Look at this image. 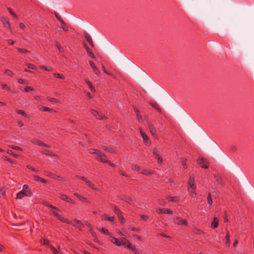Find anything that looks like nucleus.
<instances>
[{
  "instance_id": "43",
  "label": "nucleus",
  "mask_w": 254,
  "mask_h": 254,
  "mask_svg": "<svg viewBox=\"0 0 254 254\" xmlns=\"http://www.w3.org/2000/svg\"><path fill=\"white\" fill-rule=\"evenodd\" d=\"M131 169H132V170L137 171L139 173V172L141 170V169L140 168V166H139L138 165H136V164L132 165Z\"/></svg>"
},
{
  "instance_id": "63",
  "label": "nucleus",
  "mask_w": 254,
  "mask_h": 254,
  "mask_svg": "<svg viewBox=\"0 0 254 254\" xmlns=\"http://www.w3.org/2000/svg\"><path fill=\"white\" fill-rule=\"evenodd\" d=\"M9 147L10 148H11L12 149H15V150H20V151L22 150V148H20V147L16 146H14L13 145H11L9 146Z\"/></svg>"
},
{
  "instance_id": "23",
  "label": "nucleus",
  "mask_w": 254,
  "mask_h": 254,
  "mask_svg": "<svg viewBox=\"0 0 254 254\" xmlns=\"http://www.w3.org/2000/svg\"><path fill=\"white\" fill-rule=\"evenodd\" d=\"M85 38L86 39V40L88 41L89 44L91 45V46L93 47L94 44H93L91 37L89 34L86 33L85 35Z\"/></svg>"
},
{
  "instance_id": "42",
  "label": "nucleus",
  "mask_w": 254,
  "mask_h": 254,
  "mask_svg": "<svg viewBox=\"0 0 254 254\" xmlns=\"http://www.w3.org/2000/svg\"><path fill=\"white\" fill-rule=\"evenodd\" d=\"M44 204L46 206L51 208L52 209H55V210H57L58 211H60V209L58 208H57V207L54 206L51 204H50L49 203H48L47 202H44Z\"/></svg>"
},
{
  "instance_id": "4",
  "label": "nucleus",
  "mask_w": 254,
  "mask_h": 254,
  "mask_svg": "<svg viewBox=\"0 0 254 254\" xmlns=\"http://www.w3.org/2000/svg\"><path fill=\"white\" fill-rule=\"evenodd\" d=\"M98 161L105 163L108 160L107 156L101 151H99L95 158Z\"/></svg>"
},
{
  "instance_id": "33",
  "label": "nucleus",
  "mask_w": 254,
  "mask_h": 254,
  "mask_svg": "<svg viewBox=\"0 0 254 254\" xmlns=\"http://www.w3.org/2000/svg\"><path fill=\"white\" fill-rule=\"evenodd\" d=\"M44 174L45 176L53 179L55 174L53 173L52 172H50L49 171L45 170L44 171Z\"/></svg>"
},
{
  "instance_id": "52",
  "label": "nucleus",
  "mask_w": 254,
  "mask_h": 254,
  "mask_svg": "<svg viewBox=\"0 0 254 254\" xmlns=\"http://www.w3.org/2000/svg\"><path fill=\"white\" fill-rule=\"evenodd\" d=\"M56 45L60 52H61V53L63 52L64 49L63 48V47L61 46V45H60V44L59 42H56Z\"/></svg>"
},
{
  "instance_id": "35",
  "label": "nucleus",
  "mask_w": 254,
  "mask_h": 254,
  "mask_svg": "<svg viewBox=\"0 0 254 254\" xmlns=\"http://www.w3.org/2000/svg\"><path fill=\"white\" fill-rule=\"evenodd\" d=\"M128 249L132 250L134 253L135 254H139L138 250L133 246H132V244H129Z\"/></svg>"
},
{
  "instance_id": "18",
  "label": "nucleus",
  "mask_w": 254,
  "mask_h": 254,
  "mask_svg": "<svg viewBox=\"0 0 254 254\" xmlns=\"http://www.w3.org/2000/svg\"><path fill=\"white\" fill-rule=\"evenodd\" d=\"M101 218L103 220H108L110 222H114L115 221V217L114 216L109 217L107 214H105L101 216Z\"/></svg>"
},
{
  "instance_id": "50",
  "label": "nucleus",
  "mask_w": 254,
  "mask_h": 254,
  "mask_svg": "<svg viewBox=\"0 0 254 254\" xmlns=\"http://www.w3.org/2000/svg\"><path fill=\"white\" fill-rule=\"evenodd\" d=\"M16 50L20 53H27L29 51L24 48H16Z\"/></svg>"
},
{
  "instance_id": "28",
  "label": "nucleus",
  "mask_w": 254,
  "mask_h": 254,
  "mask_svg": "<svg viewBox=\"0 0 254 254\" xmlns=\"http://www.w3.org/2000/svg\"><path fill=\"white\" fill-rule=\"evenodd\" d=\"M120 241H122L123 243H125V245H123V246L126 247L128 249L129 244H131L128 240H127L125 237H123L120 239Z\"/></svg>"
},
{
  "instance_id": "32",
  "label": "nucleus",
  "mask_w": 254,
  "mask_h": 254,
  "mask_svg": "<svg viewBox=\"0 0 254 254\" xmlns=\"http://www.w3.org/2000/svg\"><path fill=\"white\" fill-rule=\"evenodd\" d=\"M149 104L150 105H151L153 108H155V109H156L157 110H158L159 111H160L161 109L159 106V105H158V104L156 102H154V101H151V102H149Z\"/></svg>"
},
{
  "instance_id": "59",
  "label": "nucleus",
  "mask_w": 254,
  "mask_h": 254,
  "mask_svg": "<svg viewBox=\"0 0 254 254\" xmlns=\"http://www.w3.org/2000/svg\"><path fill=\"white\" fill-rule=\"evenodd\" d=\"M17 82L19 84H26L27 83L25 79H22V78H19L17 79Z\"/></svg>"
},
{
  "instance_id": "54",
  "label": "nucleus",
  "mask_w": 254,
  "mask_h": 254,
  "mask_svg": "<svg viewBox=\"0 0 254 254\" xmlns=\"http://www.w3.org/2000/svg\"><path fill=\"white\" fill-rule=\"evenodd\" d=\"M1 86L3 89L7 90L8 91H10L11 90L10 87L6 84H2Z\"/></svg>"
},
{
  "instance_id": "7",
  "label": "nucleus",
  "mask_w": 254,
  "mask_h": 254,
  "mask_svg": "<svg viewBox=\"0 0 254 254\" xmlns=\"http://www.w3.org/2000/svg\"><path fill=\"white\" fill-rule=\"evenodd\" d=\"M197 163L201 168L207 169L208 168V163L206 159L204 158H199L197 160Z\"/></svg>"
},
{
  "instance_id": "60",
  "label": "nucleus",
  "mask_w": 254,
  "mask_h": 254,
  "mask_svg": "<svg viewBox=\"0 0 254 254\" xmlns=\"http://www.w3.org/2000/svg\"><path fill=\"white\" fill-rule=\"evenodd\" d=\"M182 164L184 169H186L187 168V160L185 158L182 160Z\"/></svg>"
},
{
  "instance_id": "34",
  "label": "nucleus",
  "mask_w": 254,
  "mask_h": 254,
  "mask_svg": "<svg viewBox=\"0 0 254 254\" xmlns=\"http://www.w3.org/2000/svg\"><path fill=\"white\" fill-rule=\"evenodd\" d=\"M51 250L53 251V254H61V252L59 250H57L52 245L49 246Z\"/></svg>"
},
{
  "instance_id": "41",
  "label": "nucleus",
  "mask_w": 254,
  "mask_h": 254,
  "mask_svg": "<svg viewBox=\"0 0 254 254\" xmlns=\"http://www.w3.org/2000/svg\"><path fill=\"white\" fill-rule=\"evenodd\" d=\"M54 76L58 78L64 79L65 78V76L62 73H55L53 74Z\"/></svg>"
},
{
  "instance_id": "2",
  "label": "nucleus",
  "mask_w": 254,
  "mask_h": 254,
  "mask_svg": "<svg viewBox=\"0 0 254 254\" xmlns=\"http://www.w3.org/2000/svg\"><path fill=\"white\" fill-rule=\"evenodd\" d=\"M89 111L90 113L93 115V116L95 117L97 120H102L107 118L105 116H104L102 114L99 113L97 111L95 110L90 109Z\"/></svg>"
},
{
  "instance_id": "26",
  "label": "nucleus",
  "mask_w": 254,
  "mask_h": 254,
  "mask_svg": "<svg viewBox=\"0 0 254 254\" xmlns=\"http://www.w3.org/2000/svg\"><path fill=\"white\" fill-rule=\"evenodd\" d=\"M86 83L88 85L89 89L92 92H95V88L94 87V86L92 84L91 82L89 80H85Z\"/></svg>"
},
{
  "instance_id": "55",
  "label": "nucleus",
  "mask_w": 254,
  "mask_h": 254,
  "mask_svg": "<svg viewBox=\"0 0 254 254\" xmlns=\"http://www.w3.org/2000/svg\"><path fill=\"white\" fill-rule=\"evenodd\" d=\"M26 66L32 69H36L37 68L36 66L32 64L27 63L26 64Z\"/></svg>"
},
{
  "instance_id": "6",
  "label": "nucleus",
  "mask_w": 254,
  "mask_h": 254,
  "mask_svg": "<svg viewBox=\"0 0 254 254\" xmlns=\"http://www.w3.org/2000/svg\"><path fill=\"white\" fill-rule=\"evenodd\" d=\"M31 142L32 143L35 144L36 145H38L39 146H44V147H46L47 148L50 147V146L48 144L44 143L42 140H41L38 138H33Z\"/></svg>"
},
{
  "instance_id": "37",
  "label": "nucleus",
  "mask_w": 254,
  "mask_h": 254,
  "mask_svg": "<svg viewBox=\"0 0 254 254\" xmlns=\"http://www.w3.org/2000/svg\"><path fill=\"white\" fill-rule=\"evenodd\" d=\"M149 129L150 132L153 135H155L156 134V130L155 127L153 125H149Z\"/></svg>"
},
{
  "instance_id": "39",
  "label": "nucleus",
  "mask_w": 254,
  "mask_h": 254,
  "mask_svg": "<svg viewBox=\"0 0 254 254\" xmlns=\"http://www.w3.org/2000/svg\"><path fill=\"white\" fill-rule=\"evenodd\" d=\"M207 203H208V204L209 205V206H211L212 204L213 201L212 199L211 193L210 192L208 193V194L207 198Z\"/></svg>"
},
{
  "instance_id": "56",
  "label": "nucleus",
  "mask_w": 254,
  "mask_h": 254,
  "mask_svg": "<svg viewBox=\"0 0 254 254\" xmlns=\"http://www.w3.org/2000/svg\"><path fill=\"white\" fill-rule=\"evenodd\" d=\"M7 153H8L9 154H10V155L15 157V158H18L19 156L18 155H17L15 153H14L12 151H11V150H8L7 151Z\"/></svg>"
},
{
  "instance_id": "1",
  "label": "nucleus",
  "mask_w": 254,
  "mask_h": 254,
  "mask_svg": "<svg viewBox=\"0 0 254 254\" xmlns=\"http://www.w3.org/2000/svg\"><path fill=\"white\" fill-rule=\"evenodd\" d=\"M57 211H58L57 210L52 209L51 213L52 214H53L54 216H55L58 220H59L61 222L70 224L75 228H79L78 226H75V225H74L71 221L68 220V219L62 217L60 215H59L57 213Z\"/></svg>"
},
{
  "instance_id": "24",
  "label": "nucleus",
  "mask_w": 254,
  "mask_h": 254,
  "mask_svg": "<svg viewBox=\"0 0 254 254\" xmlns=\"http://www.w3.org/2000/svg\"><path fill=\"white\" fill-rule=\"evenodd\" d=\"M188 191L190 192V196L192 198L195 197V196L196 195V193L195 192V189L188 188Z\"/></svg>"
},
{
  "instance_id": "45",
  "label": "nucleus",
  "mask_w": 254,
  "mask_h": 254,
  "mask_svg": "<svg viewBox=\"0 0 254 254\" xmlns=\"http://www.w3.org/2000/svg\"><path fill=\"white\" fill-rule=\"evenodd\" d=\"M16 112L18 114L21 115L24 117H27V114L22 110H17Z\"/></svg>"
},
{
  "instance_id": "10",
  "label": "nucleus",
  "mask_w": 254,
  "mask_h": 254,
  "mask_svg": "<svg viewBox=\"0 0 254 254\" xmlns=\"http://www.w3.org/2000/svg\"><path fill=\"white\" fill-rule=\"evenodd\" d=\"M73 195L74 196H75L76 197H77L79 199V200L80 201H81V202H85V203H89V200H88V199L87 198L82 196L81 194H79L77 192H74L73 193Z\"/></svg>"
},
{
  "instance_id": "15",
  "label": "nucleus",
  "mask_w": 254,
  "mask_h": 254,
  "mask_svg": "<svg viewBox=\"0 0 254 254\" xmlns=\"http://www.w3.org/2000/svg\"><path fill=\"white\" fill-rule=\"evenodd\" d=\"M22 190L27 194V196H31L32 193L27 185H23Z\"/></svg>"
},
{
  "instance_id": "46",
  "label": "nucleus",
  "mask_w": 254,
  "mask_h": 254,
  "mask_svg": "<svg viewBox=\"0 0 254 254\" xmlns=\"http://www.w3.org/2000/svg\"><path fill=\"white\" fill-rule=\"evenodd\" d=\"M40 68L45 69V70L51 71L53 70V68L51 66H47L46 65H41Z\"/></svg>"
},
{
  "instance_id": "40",
  "label": "nucleus",
  "mask_w": 254,
  "mask_h": 254,
  "mask_svg": "<svg viewBox=\"0 0 254 254\" xmlns=\"http://www.w3.org/2000/svg\"><path fill=\"white\" fill-rule=\"evenodd\" d=\"M225 239L226 240V245L227 246H229L230 245V235L229 232H227L226 235Z\"/></svg>"
},
{
  "instance_id": "64",
  "label": "nucleus",
  "mask_w": 254,
  "mask_h": 254,
  "mask_svg": "<svg viewBox=\"0 0 254 254\" xmlns=\"http://www.w3.org/2000/svg\"><path fill=\"white\" fill-rule=\"evenodd\" d=\"M118 172L120 174H121V175H122L123 176H125L126 177H129L128 175L126 173H125V172H124L123 171H122L121 170H119Z\"/></svg>"
},
{
  "instance_id": "12",
  "label": "nucleus",
  "mask_w": 254,
  "mask_h": 254,
  "mask_svg": "<svg viewBox=\"0 0 254 254\" xmlns=\"http://www.w3.org/2000/svg\"><path fill=\"white\" fill-rule=\"evenodd\" d=\"M219 220L218 217L214 216L213 219V221L211 224V228L214 229L218 227L219 224Z\"/></svg>"
},
{
  "instance_id": "61",
  "label": "nucleus",
  "mask_w": 254,
  "mask_h": 254,
  "mask_svg": "<svg viewBox=\"0 0 254 254\" xmlns=\"http://www.w3.org/2000/svg\"><path fill=\"white\" fill-rule=\"evenodd\" d=\"M94 73L97 75H100V71L99 70H98V69L97 68V67L95 66V67H93L92 68Z\"/></svg>"
},
{
  "instance_id": "20",
  "label": "nucleus",
  "mask_w": 254,
  "mask_h": 254,
  "mask_svg": "<svg viewBox=\"0 0 254 254\" xmlns=\"http://www.w3.org/2000/svg\"><path fill=\"white\" fill-rule=\"evenodd\" d=\"M25 196H27V194L24 191L22 190L20 192L17 193L16 198L21 199Z\"/></svg>"
},
{
  "instance_id": "49",
  "label": "nucleus",
  "mask_w": 254,
  "mask_h": 254,
  "mask_svg": "<svg viewBox=\"0 0 254 254\" xmlns=\"http://www.w3.org/2000/svg\"><path fill=\"white\" fill-rule=\"evenodd\" d=\"M122 214H123V213H121V214H120L119 215H118L117 216H118V219L120 221L121 223L123 224V223H125L126 221H125V218L123 216Z\"/></svg>"
},
{
  "instance_id": "9",
  "label": "nucleus",
  "mask_w": 254,
  "mask_h": 254,
  "mask_svg": "<svg viewBox=\"0 0 254 254\" xmlns=\"http://www.w3.org/2000/svg\"><path fill=\"white\" fill-rule=\"evenodd\" d=\"M110 241L115 245L117 246H121L122 245H125V243H123L120 239H117L116 238L112 236H111V240Z\"/></svg>"
},
{
  "instance_id": "29",
  "label": "nucleus",
  "mask_w": 254,
  "mask_h": 254,
  "mask_svg": "<svg viewBox=\"0 0 254 254\" xmlns=\"http://www.w3.org/2000/svg\"><path fill=\"white\" fill-rule=\"evenodd\" d=\"M59 198L62 199L63 201H67V199L69 196H68L67 195L62 193H59Z\"/></svg>"
},
{
  "instance_id": "47",
  "label": "nucleus",
  "mask_w": 254,
  "mask_h": 254,
  "mask_svg": "<svg viewBox=\"0 0 254 254\" xmlns=\"http://www.w3.org/2000/svg\"><path fill=\"white\" fill-rule=\"evenodd\" d=\"M99 151L100 150H99L93 149V148H90L88 150V152L89 153H90L91 154H96V155H97V154Z\"/></svg>"
},
{
  "instance_id": "30",
  "label": "nucleus",
  "mask_w": 254,
  "mask_h": 254,
  "mask_svg": "<svg viewBox=\"0 0 254 254\" xmlns=\"http://www.w3.org/2000/svg\"><path fill=\"white\" fill-rule=\"evenodd\" d=\"M84 48H85L88 54L89 55V56L91 57H92V58H94L95 57H94V54L92 53V52H91V51L90 50V49H89V48L87 46V45L86 44H84Z\"/></svg>"
},
{
  "instance_id": "5",
  "label": "nucleus",
  "mask_w": 254,
  "mask_h": 254,
  "mask_svg": "<svg viewBox=\"0 0 254 254\" xmlns=\"http://www.w3.org/2000/svg\"><path fill=\"white\" fill-rule=\"evenodd\" d=\"M174 222L179 225L187 226L188 225V222L187 220L182 219L180 217H175L174 218Z\"/></svg>"
},
{
  "instance_id": "44",
  "label": "nucleus",
  "mask_w": 254,
  "mask_h": 254,
  "mask_svg": "<svg viewBox=\"0 0 254 254\" xmlns=\"http://www.w3.org/2000/svg\"><path fill=\"white\" fill-rule=\"evenodd\" d=\"M53 179L60 180V181H63V182L65 181V180L64 178L61 177L59 175H57L56 174H54V177Z\"/></svg>"
},
{
  "instance_id": "22",
  "label": "nucleus",
  "mask_w": 254,
  "mask_h": 254,
  "mask_svg": "<svg viewBox=\"0 0 254 254\" xmlns=\"http://www.w3.org/2000/svg\"><path fill=\"white\" fill-rule=\"evenodd\" d=\"M167 199L169 201H172L174 202H178L180 200V197L179 196H168Z\"/></svg>"
},
{
  "instance_id": "25",
  "label": "nucleus",
  "mask_w": 254,
  "mask_h": 254,
  "mask_svg": "<svg viewBox=\"0 0 254 254\" xmlns=\"http://www.w3.org/2000/svg\"><path fill=\"white\" fill-rule=\"evenodd\" d=\"M123 199L128 204H132L133 203V199L129 196H124Z\"/></svg>"
},
{
  "instance_id": "36",
  "label": "nucleus",
  "mask_w": 254,
  "mask_h": 254,
  "mask_svg": "<svg viewBox=\"0 0 254 254\" xmlns=\"http://www.w3.org/2000/svg\"><path fill=\"white\" fill-rule=\"evenodd\" d=\"M134 111L136 113L138 121L140 122L142 120V117L139 113V111L137 108H134Z\"/></svg>"
},
{
  "instance_id": "51",
  "label": "nucleus",
  "mask_w": 254,
  "mask_h": 254,
  "mask_svg": "<svg viewBox=\"0 0 254 254\" xmlns=\"http://www.w3.org/2000/svg\"><path fill=\"white\" fill-rule=\"evenodd\" d=\"M34 90V88H32L31 86H25L24 87V91L25 92H30V91H33Z\"/></svg>"
},
{
  "instance_id": "3",
  "label": "nucleus",
  "mask_w": 254,
  "mask_h": 254,
  "mask_svg": "<svg viewBox=\"0 0 254 254\" xmlns=\"http://www.w3.org/2000/svg\"><path fill=\"white\" fill-rule=\"evenodd\" d=\"M0 20L2 23L3 27L12 33V30L10 27L9 19L6 17H1Z\"/></svg>"
},
{
  "instance_id": "17",
  "label": "nucleus",
  "mask_w": 254,
  "mask_h": 254,
  "mask_svg": "<svg viewBox=\"0 0 254 254\" xmlns=\"http://www.w3.org/2000/svg\"><path fill=\"white\" fill-rule=\"evenodd\" d=\"M139 173L146 176H151L153 174V171L151 170H146L144 169H141Z\"/></svg>"
},
{
  "instance_id": "8",
  "label": "nucleus",
  "mask_w": 254,
  "mask_h": 254,
  "mask_svg": "<svg viewBox=\"0 0 254 254\" xmlns=\"http://www.w3.org/2000/svg\"><path fill=\"white\" fill-rule=\"evenodd\" d=\"M139 131L143 139L144 142L146 144H150V141L149 140V138L141 128H139Z\"/></svg>"
},
{
  "instance_id": "53",
  "label": "nucleus",
  "mask_w": 254,
  "mask_h": 254,
  "mask_svg": "<svg viewBox=\"0 0 254 254\" xmlns=\"http://www.w3.org/2000/svg\"><path fill=\"white\" fill-rule=\"evenodd\" d=\"M4 73L7 75L12 77L13 75V73L12 71L9 69H5L4 71Z\"/></svg>"
},
{
  "instance_id": "16",
  "label": "nucleus",
  "mask_w": 254,
  "mask_h": 254,
  "mask_svg": "<svg viewBox=\"0 0 254 254\" xmlns=\"http://www.w3.org/2000/svg\"><path fill=\"white\" fill-rule=\"evenodd\" d=\"M41 153L52 157H58L57 155L46 149H43L41 151Z\"/></svg>"
},
{
  "instance_id": "19",
  "label": "nucleus",
  "mask_w": 254,
  "mask_h": 254,
  "mask_svg": "<svg viewBox=\"0 0 254 254\" xmlns=\"http://www.w3.org/2000/svg\"><path fill=\"white\" fill-rule=\"evenodd\" d=\"M85 183L92 190L96 191L99 190L98 189L95 187V185L88 180L85 182Z\"/></svg>"
},
{
  "instance_id": "27",
  "label": "nucleus",
  "mask_w": 254,
  "mask_h": 254,
  "mask_svg": "<svg viewBox=\"0 0 254 254\" xmlns=\"http://www.w3.org/2000/svg\"><path fill=\"white\" fill-rule=\"evenodd\" d=\"M38 109L43 112H51L52 111V109L51 108L46 107V106H38Z\"/></svg>"
},
{
  "instance_id": "62",
  "label": "nucleus",
  "mask_w": 254,
  "mask_h": 254,
  "mask_svg": "<svg viewBox=\"0 0 254 254\" xmlns=\"http://www.w3.org/2000/svg\"><path fill=\"white\" fill-rule=\"evenodd\" d=\"M3 158V159L4 160L8 161L10 163H11V164H15V161H13L12 159L7 157L6 156H4Z\"/></svg>"
},
{
  "instance_id": "58",
  "label": "nucleus",
  "mask_w": 254,
  "mask_h": 254,
  "mask_svg": "<svg viewBox=\"0 0 254 254\" xmlns=\"http://www.w3.org/2000/svg\"><path fill=\"white\" fill-rule=\"evenodd\" d=\"M66 202L73 205H76L75 201L69 197H68Z\"/></svg>"
},
{
  "instance_id": "14",
  "label": "nucleus",
  "mask_w": 254,
  "mask_h": 254,
  "mask_svg": "<svg viewBox=\"0 0 254 254\" xmlns=\"http://www.w3.org/2000/svg\"><path fill=\"white\" fill-rule=\"evenodd\" d=\"M188 185L189 187L188 188H193L196 189V187L194 185V178L193 176H190L188 180Z\"/></svg>"
},
{
  "instance_id": "11",
  "label": "nucleus",
  "mask_w": 254,
  "mask_h": 254,
  "mask_svg": "<svg viewBox=\"0 0 254 254\" xmlns=\"http://www.w3.org/2000/svg\"><path fill=\"white\" fill-rule=\"evenodd\" d=\"M33 178H34V180L37 182H40L43 184H47L48 183V181L36 175H33L32 176Z\"/></svg>"
},
{
  "instance_id": "57",
  "label": "nucleus",
  "mask_w": 254,
  "mask_h": 254,
  "mask_svg": "<svg viewBox=\"0 0 254 254\" xmlns=\"http://www.w3.org/2000/svg\"><path fill=\"white\" fill-rule=\"evenodd\" d=\"M153 156L155 158L158 157H159V153H158V149L156 148L153 149Z\"/></svg>"
},
{
  "instance_id": "31",
  "label": "nucleus",
  "mask_w": 254,
  "mask_h": 254,
  "mask_svg": "<svg viewBox=\"0 0 254 254\" xmlns=\"http://www.w3.org/2000/svg\"><path fill=\"white\" fill-rule=\"evenodd\" d=\"M112 207L114 212L115 214H116L117 215H118L121 213H122V212L119 209V208L117 206L114 205Z\"/></svg>"
},
{
  "instance_id": "48",
  "label": "nucleus",
  "mask_w": 254,
  "mask_h": 254,
  "mask_svg": "<svg viewBox=\"0 0 254 254\" xmlns=\"http://www.w3.org/2000/svg\"><path fill=\"white\" fill-rule=\"evenodd\" d=\"M47 99L50 102H53L56 103H58L60 102V101L58 99L55 98L47 97Z\"/></svg>"
},
{
  "instance_id": "21",
  "label": "nucleus",
  "mask_w": 254,
  "mask_h": 254,
  "mask_svg": "<svg viewBox=\"0 0 254 254\" xmlns=\"http://www.w3.org/2000/svg\"><path fill=\"white\" fill-rule=\"evenodd\" d=\"M73 221L76 224H74V223H73V224L74 225H75V226H78L79 228H77L78 229H79V230H81V227L83 226V224H82L81 221L79 220H77V219H74Z\"/></svg>"
},
{
  "instance_id": "38",
  "label": "nucleus",
  "mask_w": 254,
  "mask_h": 254,
  "mask_svg": "<svg viewBox=\"0 0 254 254\" xmlns=\"http://www.w3.org/2000/svg\"><path fill=\"white\" fill-rule=\"evenodd\" d=\"M99 231L101 233H103L104 234H106V235L110 236V237H111V236H112L111 233H110L109 231L107 229H106V228H100V229H99Z\"/></svg>"
},
{
  "instance_id": "13",
  "label": "nucleus",
  "mask_w": 254,
  "mask_h": 254,
  "mask_svg": "<svg viewBox=\"0 0 254 254\" xmlns=\"http://www.w3.org/2000/svg\"><path fill=\"white\" fill-rule=\"evenodd\" d=\"M156 211L158 213H162V214H173V212L172 210H170L168 208H158L156 210Z\"/></svg>"
}]
</instances>
